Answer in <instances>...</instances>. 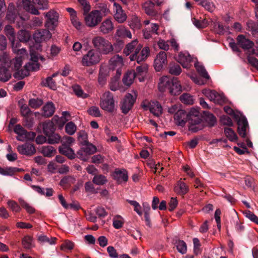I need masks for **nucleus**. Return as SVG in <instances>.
Returning a JSON list of instances; mask_svg holds the SVG:
<instances>
[{"label": "nucleus", "instance_id": "1", "mask_svg": "<svg viewBox=\"0 0 258 258\" xmlns=\"http://www.w3.org/2000/svg\"><path fill=\"white\" fill-rule=\"evenodd\" d=\"M158 88L161 92L168 90L173 95H177L182 91L181 85L176 78L170 79L167 76L163 77L160 79Z\"/></svg>", "mask_w": 258, "mask_h": 258}, {"label": "nucleus", "instance_id": "2", "mask_svg": "<svg viewBox=\"0 0 258 258\" xmlns=\"http://www.w3.org/2000/svg\"><path fill=\"white\" fill-rule=\"evenodd\" d=\"M95 50L101 54H108L114 50L113 46L108 40L102 36H95L92 39Z\"/></svg>", "mask_w": 258, "mask_h": 258}, {"label": "nucleus", "instance_id": "3", "mask_svg": "<svg viewBox=\"0 0 258 258\" xmlns=\"http://www.w3.org/2000/svg\"><path fill=\"white\" fill-rule=\"evenodd\" d=\"M133 94L127 93L120 102V109L122 113L126 114L132 109L136 101L137 94L135 91H132Z\"/></svg>", "mask_w": 258, "mask_h": 258}, {"label": "nucleus", "instance_id": "4", "mask_svg": "<svg viewBox=\"0 0 258 258\" xmlns=\"http://www.w3.org/2000/svg\"><path fill=\"white\" fill-rule=\"evenodd\" d=\"M101 54L95 49H91L83 56L82 59V64L89 67L97 64L101 59Z\"/></svg>", "mask_w": 258, "mask_h": 258}, {"label": "nucleus", "instance_id": "5", "mask_svg": "<svg viewBox=\"0 0 258 258\" xmlns=\"http://www.w3.org/2000/svg\"><path fill=\"white\" fill-rule=\"evenodd\" d=\"M100 107L109 112H112L114 109L113 96L109 91L105 92L102 95L100 102Z\"/></svg>", "mask_w": 258, "mask_h": 258}, {"label": "nucleus", "instance_id": "6", "mask_svg": "<svg viewBox=\"0 0 258 258\" xmlns=\"http://www.w3.org/2000/svg\"><path fill=\"white\" fill-rule=\"evenodd\" d=\"M77 152V157L81 160L86 161L88 159V156L96 152L97 148L92 144L88 142L83 146Z\"/></svg>", "mask_w": 258, "mask_h": 258}, {"label": "nucleus", "instance_id": "7", "mask_svg": "<svg viewBox=\"0 0 258 258\" xmlns=\"http://www.w3.org/2000/svg\"><path fill=\"white\" fill-rule=\"evenodd\" d=\"M46 20L45 27L50 30H54L58 25V14L53 10L44 13Z\"/></svg>", "mask_w": 258, "mask_h": 258}, {"label": "nucleus", "instance_id": "8", "mask_svg": "<svg viewBox=\"0 0 258 258\" xmlns=\"http://www.w3.org/2000/svg\"><path fill=\"white\" fill-rule=\"evenodd\" d=\"M101 20L102 16L99 10H93L85 17L86 24L90 27H94L101 21Z\"/></svg>", "mask_w": 258, "mask_h": 258}, {"label": "nucleus", "instance_id": "9", "mask_svg": "<svg viewBox=\"0 0 258 258\" xmlns=\"http://www.w3.org/2000/svg\"><path fill=\"white\" fill-rule=\"evenodd\" d=\"M142 46L138 45L137 48L135 49V51L134 53L131 55L129 57L131 61L136 60L138 63L144 61L148 56L150 53V49L148 47H144L141 51L140 54Z\"/></svg>", "mask_w": 258, "mask_h": 258}, {"label": "nucleus", "instance_id": "10", "mask_svg": "<svg viewBox=\"0 0 258 258\" xmlns=\"http://www.w3.org/2000/svg\"><path fill=\"white\" fill-rule=\"evenodd\" d=\"M234 118L237 121V132L239 136L242 138L246 137V130L248 124L246 118L241 113L234 114Z\"/></svg>", "mask_w": 258, "mask_h": 258}, {"label": "nucleus", "instance_id": "11", "mask_svg": "<svg viewBox=\"0 0 258 258\" xmlns=\"http://www.w3.org/2000/svg\"><path fill=\"white\" fill-rule=\"evenodd\" d=\"M20 19L21 18H20L15 5L12 3H10L7 9L6 19L11 23L17 24L18 20Z\"/></svg>", "mask_w": 258, "mask_h": 258}, {"label": "nucleus", "instance_id": "12", "mask_svg": "<svg viewBox=\"0 0 258 258\" xmlns=\"http://www.w3.org/2000/svg\"><path fill=\"white\" fill-rule=\"evenodd\" d=\"M49 29H40L33 34V38L36 43H41L50 39L52 34Z\"/></svg>", "mask_w": 258, "mask_h": 258}, {"label": "nucleus", "instance_id": "13", "mask_svg": "<svg viewBox=\"0 0 258 258\" xmlns=\"http://www.w3.org/2000/svg\"><path fill=\"white\" fill-rule=\"evenodd\" d=\"M167 64V54L165 51H160L154 60V68L156 71H160Z\"/></svg>", "mask_w": 258, "mask_h": 258}, {"label": "nucleus", "instance_id": "14", "mask_svg": "<svg viewBox=\"0 0 258 258\" xmlns=\"http://www.w3.org/2000/svg\"><path fill=\"white\" fill-rule=\"evenodd\" d=\"M202 120V116L199 111L195 108H192L187 114V121L189 124H199Z\"/></svg>", "mask_w": 258, "mask_h": 258}, {"label": "nucleus", "instance_id": "15", "mask_svg": "<svg viewBox=\"0 0 258 258\" xmlns=\"http://www.w3.org/2000/svg\"><path fill=\"white\" fill-rule=\"evenodd\" d=\"M18 152L22 155L31 156L36 152V149L33 144L26 143L17 147Z\"/></svg>", "mask_w": 258, "mask_h": 258}, {"label": "nucleus", "instance_id": "16", "mask_svg": "<svg viewBox=\"0 0 258 258\" xmlns=\"http://www.w3.org/2000/svg\"><path fill=\"white\" fill-rule=\"evenodd\" d=\"M187 114L183 109H179L174 114V120L178 125L184 126L187 121Z\"/></svg>", "mask_w": 258, "mask_h": 258}, {"label": "nucleus", "instance_id": "17", "mask_svg": "<svg viewBox=\"0 0 258 258\" xmlns=\"http://www.w3.org/2000/svg\"><path fill=\"white\" fill-rule=\"evenodd\" d=\"M112 176L114 179L118 183L125 182L128 180L127 172L126 170L124 169L121 170L115 169Z\"/></svg>", "mask_w": 258, "mask_h": 258}, {"label": "nucleus", "instance_id": "18", "mask_svg": "<svg viewBox=\"0 0 258 258\" xmlns=\"http://www.w3.org/2000/svg\"><path fill=\"white\" fill-rule=\"evenodd\" d=\"M109 76V69L106 66H101L98 73V83L100 86L106 84L107 78Z\"/></svg>", "mask_w": 258, "mask_h": 258}, {"label": "nucleus", "instance_id": "19", "mask_svg": "<svg viewBox=\"0 0 258 258\" xmlns=\"http://www.w3.org/2000/svg\"><path fill=\"white\" fill-rule=\"evenodd\" d=\"M115 13L114 15L115 20L119 23H122L126 21L127 16L123 11L121 6L117 3L114 4Z\"/></svg>", "mask_w": 258, "mask_h": 258}, {"label": "nucleus", "instance_id": "20", "mask_svg": "<svg viewBox=\"0 0 258 258\" xmlns=\"http://www.w3.org/2000/svg\"><path fill=\"white\" fill-rule=\"evenodd\" d=\"M143 107H148L150 112L156 116H159L163 112L162 107L158 101H152L149 103L148 106L144 105Z\"/></svg>", "mask_w": 258, "mask_h": 258}, {"label": "nucleus", "instance_id": "21", "mask_svg": "<svg viewBox=\"0 0 258 258\" xmlns=\"http://www.w3.org/2000/svg\"><path fill=\"white\" fill-rule=\"evenodd\" d=\"M238 45L243 49H249L252 48L254 43L251 41L246 39L243 35H239L236 38Z\"/></svg>", "mask_w": 258, "mask_h": 258}, {"label": "nucleus", "instance_id": "22", "mask_svg": "<svg viewBox=\"0 0 258 258\" xmlns=\"http://www.w3.org/2000/svg\"><path fill=\"white\" fill-rule=\"evenodd\" d=\"M58 151L60 154L66 156L70 159H73L76 157L74 150L66 145L64 141H63L62 145L59 147Z\"/></svg>", "mask_w": 258, "mask_h": 258}, {"label": "nucleus", "instance_id": "23", "mask_svg": "<svg viewBox=\"0 0 258 258\" xmlns=\"http://www.w3.org/2000/svg\"><path fill=\"white\" fill-rule=\"evenodd\" d=\"M22 7L26 12L35 15H38L40 13L32 3L30 0H22Z\"/></svg>", "mask_w": 258, "mask_h": 258}, {"label": "nucleus", "instance_id": "24", "mask_svg": "<svg viewBox=\"0 0 258 258\" xmlns=\"http://www.w3.org/2000/svg\"><path fill=\"white\" fill-rule=\"evenodd\" d=\"M42 115L45 117H49L54 114L55 107L54 103L51 101H49L43 107Z\"/></svg>", "mask_w": 258, "mask_h": 258}, {"label": "nucleus", "instance_id": "25", "mask_svg": "<svg viewBox=\"0 0 258 258\" xmlns=\"http://www.w3.org/2000/svg\"><path fill=\"white\" fill-rule=\"evenodd\" d=\"M143 9L146 14L149 16H155L157 14L155 9V3L152 1H147L144 3Z\"/></svg>", "mask_w": 258, "mask_h": 258}, {"label": "nucleus", "instance_id": "26", "mask_svg": "<svg viewBox=\"0 0 258 258\" xmlns=\"http://www.w3.org/2000/svg\"><path fill=\"white\" fill-rule=\"evenodd\" d=\"M148 66L146 64L138 66L136 68V72H135L136 77L140 82L144 81V79L148 71Z\"/></svg>", "mask_w": 258, "mask_h": 258}, {"label": "nucleus", "instance_id": "27", "mask_svg": "<svg viewBox=\"0 0 258 258\" xmlns=\"http://www.w3.org/2000/svg\"><path fill=\"white\" fill-rule=\"evenodd\" d=\"M114 26L112 22L109 19H107L103 21L100 26V31L103 34L110 33L113 29Z\"/></svg>", "mask_w": 258, "mask_h": 258}, {"label": "nucleus", "instance_id": "28", "mask_svg": "<svg viewBox=\"0 0 258 258\" xmlns=\"http://www.w3.org/2000/svg\"><path fill=\"white\" fill-rule=\"evenodd\" d=\"M4 31L5 34L11 41L12 47L14 48L16 39V34L14 28L10 25H7L5 27Z\"/></svg>", "mask_w": 258, "mask_h": 258}, {"label": "nucleus", "instance_id": "29", "mask_svg": "<svg viewBox=\"0 0 258 258\" xmlns=\"http://www.w3.org/2000/svg\"><path fill=\"white\" fill-rule=\"evenodd\" d=\"M177 60L183 68H188L189 63L192 61V58L189 54L180 53Z\"/></svg>", "mask_w": 258, "mask_h": 258}, {"label": "nucleus", "instance_id": "30", "mask_svg": "<svg viewBox=\"0 0 258 258\" xmlns=\"http://www.w3.org/2000/svg\"><path fill=\"white\" fill-rule=\"evenodd\" d=\"M135 78H136L135 71H128L123 76L122 82L125 86H130L133 84Z\"/></svg>", "mask_w": 258, "mask_h": 258}, {"label": "nucleus", "instance_id": "31", "mask_svg": "<svg viewBox=\"0 0 258 258\" xmlns=\"http://www.w3.org/2000/svg\"><path fill=\"white\" fill-rule=\"evenodd\" d=\"M203 117L206 122L207 123V125L209 127L214 126L216 123V118L214 115L208 111H203Z\"/></svg>", "mask_w": 258, "mask_h": 258}, {"label": "nucleus", "instance_id": "32", "mask_svg": "<svg viewBox=\"0 0 258 258\" xmlns=\"http://www.w3.org/2000/svg\"><path fill=\"white\" fill-rule=\"evenodd\" d=\"M115 35L120 38H132L131 32L123 26H120L117 28Z\"/></svg>", "mask_w": 258, "mask_h": 258}, {"label": "nucleus", "instance_id": "33", "mask_svg": "<svg viewBox=\"0 0 258 258\" xmlns=\"http://www.w3.org/2000/svg\"><path fill=\"white\" fill-rule=\"evenodd\" d=\"M23 170L22 169L17 167H9L6 168H3L0 166V174L3 175L12 176L16 172Z\"/></svg>", "mask_w": 258, "mask_h": 258}, {"label": "nucleus", "instance_id": "34", "mask_svg": "<svg viewBox=\"0 0 258 258\" xmlns=\"http://www.w3.org/2000/svg\"><path fill=\"white\" fill-rule=\"evenodd\" d=\"M43 131L45 136L54 132L55 128L54 123L51 121L44 122L43 123Z\"/></svg>", "mask_w": 258, "mask_h": 258}, {"label": "nucleus", "instance_id": "35", "mask_svg": "<svg viewBox=\"0 0 258 258\" xmlns=\"http://www.w3.org/2000/svg\"><path fill=\"white\" fill-rule=\"evenodd\" d=\"M138 41L136 40L132 41L128 43L123 50V53L126 56L129 55L132 52L133 53L137 48Z\"/></svg>", "mask_w": 258, "mask_h": 258}, {"label": "nucleus", "instance_id": "36", "mask_svg": "<svg viewBox=\"0 0 258 258\" xmlns=\"http://www.w3.org/2000/svg\"><path fill=\"white\" fill-rule=\"evenodd\" d=\"M12 74L10 71L5 67L0 68V81L6 82L11 78Z\"/></svg>", "mask_w": 258, "mask_h": 258}, {"label": "nucleus", "instance_id": "37", "mask_svg": "<svg viewBox=\"0 0 258 258\" xmlns=\"http://www.w3.org/2000/svg\"><path fill=\"white\" fill-rule=\"evenodd\" d=\"M124 223V219L119 215L114 216L112 219V225L116 229L121 228Z\"/></svg>", "mask_w": 258, "mask_h": 258}, {"label": "nucleus", "instance_id": "38", "mask_svg": "<svg viewBox=\"0 0 258 258\" xmlns=\"http://www.w3.org/2000/svg\"><path fill=\"white\" fill-rule=\"evenodd\" d=\"M175 191L181 194H186L189 191L188 187L186 184L179 180L177 182L176 185L174 187Z\"/></svg>", "mask_w": 258, "mask_h": 258}, {"label": "nucleus", "instance_id": "39", "mask_svg": "<svg viewBox=\"0 0 258 258\" xmlns=\"http://www.w3.org/2000/svg\"><path fill=\"white\" fill-rule=\"evenodd\" d=\"M110 64L114 68H121L123 65V59L121 56L116 55L113 56L110 60Z\"/></svg>", "mask_w": 258, "mask_h": 258}, {"label": "nucleus", "instance_id": "40", "mask_svg": "<svg viewBox=\"0 0 258 258\" xmlns=\"http://www.w3.org/2000/svg\"><path fill=\"white\" fill-rule=\"evenodd\" d=\"M26 130L20 124H16L14 127V132L18 135V136L16 137L17 140L23 142L24 139L23 136L25 135V133Z\"/></svg>", "mask_w": 258, "mask_h": 258}, {"label": "nucleus", "instance_id": "41", "mask_svg": "<svg viewBox=\"0 0 258 258\" xmlns=\"http://www.w3.org/2000/svg\"><path fill=\"white\" fill-rule=\"evenodd\" d=\"M41 152L44 156L51 157L56 153V150L51 146H46L42 148Z\"/></svg>", "mask_w": 258, "mask_h": 258}, {"label": "nucleus", "instance_id": "42", "mask_svg": "<svg viewBox=\"0 0 258 258\" xmlns=\"http://www.w3.org/2000/svg\"><path fill=\"white\" fill-rule=\"evenodd\" d=\"M47 139V143L49 144H55L60 142L61 137L55 132L46 136Z\"/></svg>", "mask_w": 258, "mask_h": 258}, {"label": "nucleus", "instance_id": "43", "mask_svg": "<svg viewBox=\"0 0 258 258\" xmlns=\"http://www.w3.org/2000/svg\"><path fill=\"white\" fill-rule=\"evenodd\" d=\"M182 71L180 66L176 63H170L169 66V72L174 76L179 75Z\"/></svg>", "mask_w": 258, "mask_h": 258}, {"label": "nucleus", "instance_id": "44", "mask_svg": "<svg viewBox=\"0 0 258 258\" xmlns=\"http://www.w3.org/2000/svg\"><path fill=\"white\" fill-rule=\"evenodd\" d=\"M31 37V35L28 31L21 30L18 33V38L21 42H28Z\"/></svg>", "mask_w": 258, "mask_h": 258}, {"label": "nucleus", "instance_id": "45", "mask_svg": "<svg viewBox=\"0 0 258 258\" xmlns=\"http://www.w3.org/2000/svg\"><path fill=\"white\" fill-rule=\"evenodd\" d=\"M195 67L197 71L202 77L207 80L209 79L210 76L203 66L197 62L195 64Z\"/></svg>", "mask_w": 258, "mask_h": 258}, {"label": "nucleus", "instance_id": "46", "mask_svg": "<svg viewBox=\"0 0 258 258\" xmlns=\"http://www.w3.org/2000/svg\"><path fill=\"white\" fill-rule=\"evenodd\" d=\"M107 181L106 177L102 174H96L94 176L92 182L96 185H103Z\"/></svg>", "mask_w": 258, "mask_h": 258}, {"label": "nucleus", "instance_id": "47", "mask_svg": "<svg viewBox=\"0 0 258 258\" xmlns=\"http://www.w3.org/2000/svg\"><path fill=\"white\" fill-rule=\"evenodd\" d=\"M72 89L74 93L78 97L82 98H86L88 95L84 92L80 86L75 85L72 86Z\"/></svg>", "mask_w": 258, "mask_h": 258}, {"label": "nucleus", "instance_id": "48", "mask_svg": "<svg viewBox=\"0 0 258 258\" xmlns=\"http://www.w3.org/2000/svg\"><path fill=\"white\" fill-rule=\"evenodd\" d=\"M22 244L26 249H30L34 246L33 239L30 236H25L22 240Z\"/></svg>", "mask_w": 258, "mask_h": 258}, {"label": "nucleus", "instance_id": "49", "mask_svg": "<svg viewBox=\"0 0 258 258\" xmlns=\"http://www.w3.org/2000/svg\"><path fill=\"white\" fill-rule=\"evenodd\" d=\"M224 133L226 137L230 141L233 142L237 140V137L232 129L229 127H225Z\"/></svg>", "mask_w": 258, "mask_h": 258}, {"label": "nucleus", "instance_id": "50", "mask_svg": "<svg viewBox=\"0 0 258 258\" xmlns=\"http://www.w3.org/2000/svg\"><path fill=\"white\" fill-rule=\"evenodd\" d=\"M29 75V71L28 69H25V70H18V71L14 74L13 76L17 80H22Z\"/></svg>", "mask_w": 258, "mask_h": 258}, {"label": "nucleus", "instance_id": "51", "mask_svg": "<svg viewBox=\"0 0 258 258\" xmlns=\"http://www.w3.org/2000/svg\"><path fill=\"white\" fill-rule=\"evenodd\" d=\"M43 104V101L41 98H32L29 100V105L33 108H38Z\"/></svg>", "mask_w": 258, "mask_h": 258}, {"label": "nucleus", "instance_id": "52", "mask_svg": "<svg viewBox=\"0 0 258 258\" xmlns=\"http://www.w3.org/2000/svg\"><path fill=\"white\" fill-rule=\"evenodd\" d=\"M176 246L178 252L184 254L187 251L186 243L183 240H178L176 242Z\"/></svg>", "mask_w": 258, "mask_h": 258}, {"label": "nucleus", "instance_id": "53", "mask_svg": "<svg viewBox=\"0 0 258 258\" xmlns=\"http://www.w3.org/2000/svg\"><path fill=\"white\" fill-rule=\"evenodd\" d=\"M87 134L84 131H81L78 133V140L79 143L83 146L89 142L87 140Z\"/></svg>", "mask_w": 258, "mask_h": 258}, {"label": "nucleus", "instance_id": "54", "mask_svg": "<svg viewBox=\"0 0 258 258\" xmlns=\"http://www.w3.org/2000/svg\"><path fill=\"white\" fill-rule=\"evenodd\" d=\"M180 101L186 104L192 105L194 103L192 97L187 93H184L180 96Z\"/></svg>", "mask_w": 258, "mask_h": 258}, {"label": "nucleus", "instance_id": "55", "mask_svg": "<svg viewBox=\"0 0 258 258\" xmlns=\"http://www.w3.org/2000/svg\"><path fill=\"white\" fill-rule=\"evenodd\" d=\"M76 125L72 121L67 123L65 126L66 132L69 135H74L76 131Z\"/></svg>", "mask_w": 258, "mask_h": 258}, {"label": "nucleus", "instance_id": "56", "mask_svg": "<svg viewBox=\"0 0 258 258\" xmlns=\"http://www.w3.org/2000/svg\"><path fill=\"white\" fill-rule=\"evenodd\" d=\"M40 64L38 62L29 61L25 66V68L29 71H36L39 69Z\"/></svg>", "mask_w": 258, "mask_h": 258}, {"label": "nucleus", "instance_id": "57", "mask_svg": "<svg viewBox=\"0 0 258 258\" xmlns=\"http://www.w3.org/2000/svg\"><path fill=\"white\" fill-rule=\"evenodd\" d=\"M76 179L74 176H67L61 179L60 184L61 185H71L74 183Z\"/></svg>", "mask_w": 258, "mask_h": 258}, {"label": "nucleus", "instance_id": "58", "mask_svg": "<svg viewBox=\"0 0 258 258\" xmlns=\"http://www.w3.org/2000/svg\"><path fill=\"white\" fill-rule=\"evenodd\" d=\"M127 202L130 203L132 206L134 207V211L140 216H141L143 214V212L141 210V206L136 201H132L127 200Z\"/></svg>", "mask_w": 258, "mask_h": 258}, {"label": "nucleus", "instance_id": "59", "mask_svg": "<svg viewBox=\"0 0 258 258\" xmlns=\"http://www.w3.org/2000/svg\"><path fill=\"white\" fill-rule=\"evenodd\" d=\"M243 213L246 218L258 225V217L254 215L252 212L248 210H246L243 211Z\"/></svg>", "mask_w": 258, "mask_h": 258}, {"label": "nucleus", "instance_id": "60", "mask_svg": "<svg viewBox=\"0 0 258 258\" xmlns=\"http://www.w3.org/2000/svg\"><path fill=\"white\" fill-rule=\"evenodd\" d=\"M245 182L246 185L248 187L252 188V191L254 192H258V188L254 186V179L250 177H247L245 179Z\"/></svg>", "mask_w": 258, "mask_h": 258}, {"label": "nucleus", "instance_id": "61", "mask_svg": "<svg viewBox=\"0 0 258 258\" xmlns=\"http://www.w3.org/2000/svg\"><path fill=\"white\" fill-rule=\"evenodd\" d=\"M23 121L24 126L28 128L31 129L34 125V118L30 115L24 117Z\"/></svg>", "mask_w": 258, "mask_h": 258}, {"label": "nucleus", "instance_id": "62", "mask_svg": "<svg viewBox=\"0 0 258 258\" xmlns=\"http://www.w3.org/2000/svg\"><path fill=\"white\" fill-rule=\"evenodd\" d=\"M33 189L39 194H52L53 189L51 188H41L40 186L32 185Z\"/></svg>", "mask_w": 258, "mask_h": 258}, {"label": "nucleus", "instance_id": "63", "mask_svg": "<svg viewBox=\"0 0 258 258\" xmlns=\"http://www.w3.org/2000/svg\"><path fill=\"white\" fill-rule=\"evenodd\" d=\"M87 112L90 115L94 117H100L101 114L100 113L99 109L97 106H92L87 110Z\"/></svg>", "mask_w": 258, "mask_h": 258}, {"label": "nucleus", "instance_id": "64", "mask_svg": "<svg viewBox=\"0 0 258 258\" xmlns=\"http://www.w3.org/2000/svg\"><path fill=\"white\" fill-rule=\"evenodd\" d=\"M247 26L248 30L254 32H258V23H255L252 20H249L247 22Z\"/></svg>", "mask_w": 258, "mask_h": 258}]
</instances>
